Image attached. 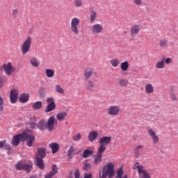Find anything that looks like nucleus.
I'll use <instances>...</instances> for the list:
<instances>
[{
    "label": "nucleus",
    "instance_id": "obj_21",
    "mask_svg": "<svg viewBox=\"0 0 178 178\" xmlns=\"http://www.w3.org/2000/svg\"><path fill=\"white\" fill-rule=\"evenodd\" d=\"M94 68L92 67H87L86 68L85 70V72H84V77L86 80H88V79H90V77H91V76H92V74L94 73Z\"/></svg>",
    "mask_w": 178,
    "mask_h": 178
},
{
    "label": "nucleus",
    "instance_id": "obj_14",
    "mask_svg": "<svg viewBox=\"0 0 178 178\" xmlns=\"http://www.w3.org/2000/svg\"><path fill=\"white\" fill-rule=\"evenodd\" d=\"M17 98H19V91L16 89H12L10 92V99L11 104H16Z\"/></svg>",
    "mask_w": 178,
    "mask_h": 178
},
{
    "label": "nucleus",
    "instance_id": "obj_22",
    "mask_svg": "<svg viewBox=\"0 0 178 178\" xmlns=\"http://www.w3.org/2000/svg\"><path fill=\"white\" fill-rule=\"evenodd\" d=\"M30 98V95L29 93H23L21 95H19V102L21 104H26L29 101V99Z\"/></svg>",
    "mask_w": 178,
    "mask_h": 178
},
{
    "label": "nucleus",
    "instance_id": "obj_45",
    "mask_svg": "<svg viewBox=\"0 0 178 178\" xmlns=\"http://www.w3.org/2000/svg\"><path fill=\"white\" fill-rule=\"evenodd\" d=\"M132 3L136 5V6H143V0H131Z\"/></svg>",
    "mask_w": 178,
    "mask_h": 178
},
{
    "label": "nucleus",
    "instance_id": "obj_10",
    "mask_svg": "<svg viewBox=\"0 0 178 178\" xmlns=\"http://www.w3.org/2000/svg\"><path fill=\"white\" fill-rule=\"evenodd\" d=\"M24 141L26 140V145L29 147H33V143L35 140V136L33 134H27L24 132Z\"/></svg>",
    "mask_w": 178,
    "mask_h": 178
},
{
    "label": "nucleus",
    "instance_id": "obj_52",
    "mask_svg": "<svg viewBox=\"0 0 178 178\" xmlns=\"http://www.w3.org/2000/svg\"><path fill=\"white\" fill-rule=\"evenodd\" d=\"M164 63H166V65H169L170 63H172V58H167L164 60Z\"/></svg>",
    "mask_w": 178,
    "mask_h": 178
},
{
    "label": "nucleus",
    "instance_id": "obj_54",
    "mask_svg": "<svg viewBox=\"0 0 178 178\" xmlns=\"http://www.w3.org/2000/svg\"><path fill=\"white\" fill-rule=\"evenodd\" d=\"M75 178H80V170H76V171H75Z\"/></svg>",
    "mask_w": 178,
    "mask_h": 178
},
{
    "label": "nucleus",
    "instance_id": "obj_39",
    "mask_svg": "<svg viewBox=\"0 0 178 178\" xmlns=\"http://www.w3.org/2000/svg\"><path fill=\"white\" fill-rule=\"evenodd\" d=\"M25 165H26V163H24L22 161H19L15 165V167L17 169V170H23V169H24Z\"/></svg>",
    "mask_w": 178,
    "mask_h": 178
},
{
    "label": "nucleus",
    "instance_id": "obj_34",
    "mask_svg": "<svg viewBox=\"0 0 178 178\" xmlns=\"http://www.w3.org/2000/svg\"><path fill=\"white\" fill-rule=\"evenodd\" d=\"M45 73L47 74V76L49 77V79H51L55 76V70L52 69H46Z\"/></svg>",
    "mask_w": 178,
    "mask_h": 178
},
{
    "label": "nucleus",
    "instance_id": "obj_18",
    "mask_svg": "<svg viewBox=\"0 0 178 178\" xmlns=\"http://www.w3.org/2000/svg\"><path fill=\"white\" fill-rule=\"evenodd\" d=\"M95 87H97V84L95 81L89 80L86 85V89L87 91H94L95 90Z\"/></svg>",
    "mask_w": 178,
    "mask_h": 178
},
{
    "label": "nucleus",
    "instance_id": "obj_11",
    "mask_svg": "<svg viewBox=\"0 0 178 178\" xmlns=\"http://www.w3.org/2000/svg\"><path fill=\"white\" fill-rule=\"evenodd\" d=\"M20 141L24 142V133L14 136L12 140V145L14 147H17L20 144Z\"/></svg>",
    "mask_w": 178,
    "mask_h": 178
},
{
    "label": "nucleus",
    "instance_id": "obj_12",
    "mask_svg": "<svg viewBox=\"0 0 178 178\" xmlns=\"http://www.w3.org/2000/svg\"><path fill=\"white\" fill-rule=\"evenodd\" d=\"M147 134L151 137L153 144H158V143H159V136L156 135V133L154 129H148Z\"/></svg>",
    "mask_w": 178,
    "mask_h": 178
},
{
    "label": "nucleus",
    "instance_id": "obj_33",
    "mask_svg": "<svg viewBox=\"0 0 178 178\" xmlns=\"http://www.w3.org/2000/svg\"><path fill=\"white\" fill-rule=\"evenodd\" d=\"M165 66V59H162L161 60H159L156 63V69H164Z\"/></svg>",
    "mask_w": 178,
    "mask_h": 178
},
{
    "label": "nucleus",
    "instance_id": "obj_19",
    "mask_svg": "<svg viewBox=\"0 0 178 178\" xmlns=\"http://www.w3.org/2000/svg\"><path fill=\"white\" fill-rule=\"evenodd\" d=\"M99 134L97 131H92L88 134V140L90 143H93V141H95L97 138H98Z\"/></svg>",
    "mask_w": 178,
    "mask_h": 178
},
{
    "label": "nucleus",
    "instance_id": "obj_30",
    "mask_svg": "<svg viewBox=\"0 0 178 178\" xmlns=\"http://www.w3.org/2000/svg\"><path fill=\"white\" fill-rule=\"evenodd\" d=\"M94 151L92 150H88V149H85L83 152L82 153V158L84 159H86V158H88V156H91V155H93Z\"/></svg>",
    "mask_w": 178,
    "mask_h": 178
},
{
    "label": "nucleus",
    "instance_id": "obj_27",
    "mask_svg": "<svg viewBox=\"0 0 178 178\" xmlns=\"http://www.w3.org/2000/svg\"><path fill=\"white\" fill-rule=\"evenodd\" d=\"M30 63L33 67H38L40 66V60L35 57H31L30 59Z\"/></svg>",
    "mask_w": 178,
    "mask_h": 178
},
{
    "label": "nucleus",
    "instance_id": "obj_46",
    "mask_svg": "<svg viewBox=\"0 0 178 178\" xmlns=\"http://www.w3.org/2000/svg\"><path fill=\"white\" fill-rule=\"evenodd\" d=\"M91 168H92V165L88 163H85L83 165V170H90V169H91Z\"/></svg>",
    "mask_w": 178,
    "mask_h": 178
},
{
    "label": "nucleus",
    "instance_id": "obj_17",
    "mask_svg": "<svg viewBox=\"0 0 178 178\" xmlns=\"http://www.w3.org/2000/svg\"><path fill=\"white\" fill-rule=\"evenodd\" d=\"M36 159H44L47 156V152L44 147H38L37 149Z\"/></svg>",
    "mask_w": 178,
    "mask_h": 178
},
{
    "label": "nucleus",
    "instance_id": "obj_50",
    "mask_svg": "<svg viewBox=\"0 0 178 178\" xmlns=\"http://www.w3.org/2000/svg\"><path fill=\"white\" fill-rule=\"evenodd\" d=\"M17 15H19V10L17 9L13 10V15L14 17H17Z\"/></svg>",
    "mask_w": 178,
    "mask_h": 178
},
{
    "label": "nucleus",
    "instance_id": "obj_42",
    "mask_svg": "<svg viewBox=\"0 0 178 178\" xmlns=\"http://www.w3.org/2000/svg\"><path fill=\"white\" fill-rule=\"evenodd\" d=\"M122 176H123V167L118 169L116 178H123Z\"/></svg>",
    "mask_w": 178,
    "mask_h": 178
},
{
    "label": "nucleus",
    "instance_id": "obj_3",
    "mask_svg": "<svg viewBox=\"0 0 178 178\" xmlns=\"http://www.w3.org/2000/svg\"><path fill=\"white\" fill-rule=\"evenodd\" d=\"M134 169H137L139 178H151L149 172L145 170L143 165H140V163H135Z\"/></svg>",
    "mask_w": 178,
    "mask_h": 178
},
{
    "label": "nucleus",
    "instance_id": "obj_55",
    "mask_svg": "<svg viewBox=\"0 0 178 178\" xmlns=\"http://www.w3.org/2000/svg\"><path fill=\"white\" fill-rule=\"evenodd\" d=\"M140 149H144V145H140L136 147V151H140Z\"/></svg>",
    "mask_w": 178,
    "mask_h": 178
},
{
    "label": "nucleus",
    "instance_id": "obj_44",
    "mask_svg": "<svg viewBox=\"0 0 178 178\" xmlns=\"http://www.w3.org/2000/svg\"><path fill=\"white\" fill-rule=\"evenodd\" d=\"M74 3L76 8L83 6V0H74Z\"/></svg>",
    "mask_w": 178,
    "mask_h": 178
},
{
    "label": "nucleus",
    "instance_id": "obj_40",
    "mask_svg": "<svg viewBox=\"0 0 178 178\" xmlns=\"http://www.w3.org/2000/svg\"><path fill=\"white\" fill-rule=\"evenodd\" d=\"M24 169L26 170V173H30L31 172V169H33V163H25L24 166Z\"/></svg>",
    "mask_w": 178,
    "mask_h": 178
},
{
    "label": "nucleus",
    "instance_id": "obj_1",
    "mask_svg": "<svg viewBox=\"0 0 178 178\" xmlns=\"http://www.w3.org/2000/svg\"><path fill=\"white\" fill-rule=\"evenodd\" d=\"M58 124V120L55 118V115H51L47 120H41L38 122L37 124L38 129L41 130V131H45V130H48V131H54L55 130V126Z\"/></svg>",
    "mask_w": 178,
    "mask_h": 178
},
{
    "label": "nucleus",
    "instance_id": "obj_29",
    "mask_svg": "<svg viewBox=\"0 0 178 178\" xmlns=\"http://www.w3.org/2000/svg\"><path fill=\"white\" fill-rule=\"evenodd\" d=\"M118 83L120 87H127V86H129V81L123 78H120Z\"/></svg>",
    "mask_w": 178,
    "mask_h": 178
},
{
    "label": "nucleus",
    "instance_id": "obj_41",
    "mask_svg": "<svg viewBox=\"0 0 178 178\" xmlns=\"http://www.w3.org/2000/svg\"><path fill=\"white\" fill-rule=\"evenodd\" d=\"M73 141H80L81 140V134L78 133L72 136Z\"/></svg>",
    "mask_w": 178,
    "mask_h": 178
},
{
    "label": "nucleus",
    "instance_id": "obj_24",
    "mask_svg": "<svg viewBox=\"0 0 178 178\" xmlns=\"http://www.w3.org/2000/svg\"><path fill=\"white\" fill-rule=\"evenodd\" d=\"M66 116H67V113H66V112L58 113L56 115V119H57V120H58V122H63V120H65Z\"/></svg>",
    "mask_w": 178,
    "mask_h": 178
},
{
    "label": "nucleus",
    "instance_id": "obj_28",
    "mask_svg": "<svg viewBox=\"0 0 178 178\" xmlns=\"http://www.w3.org/2000/svg\"><path fill=\"white\" fill-rule=\"evenodd\" d=\"M130 64H129V61H124L120 64V69L122 72H127L129 70V67Z\"/></svg>",
    "mask_w": 178,
    "mask_h": 178
},
{
    "label": "nucleus",
    "instance_id": "obj_20",
    "mask_svg": "<svg viewBox=\"0 0 178 178\" xmlns=\"http://www.w3.org/2000/svg\"><path fill=\"white\" fill-rule=\"evenodd\" d=\"M56 173H58V166H56V164H54L52 165L51 172H49V174H47L44 178L54 177V176H55V175H56Z\"/></svg>",
    "mask_w": 178,
    "mask_h": 178
},
{
    "label": "nucleus",
    "instance_id": "obj_16",
    "mask_svg": "<svg viewBox=\"0 0 178 178\" xmlns=\"http://www.w3.org/2000/svg\"><path fill=\"white\" fill-rule=\"evenodd\" d=\"M105 152H103L102 150L97 149V154L95 156V159L93 161L94 165H99L101 162H102V154Z\"/></svg>",
    "mask_w": 178,
    "mask_h": 178
},
{
    "label": "nucleus",
    "instance_id": "obj_58",
    "mask_svg": "<svg viewBox=\"0 0 178 178\" xmlns=\"http://www.w3.org/2000/svg\"><path fill=\"white\" fill-rule=\"evenodd\" d=\"M73 173V172L71 171V175Z\"/></svg>",
    "mask_w": 178,
    "mask_h": 178
},
{
    "label": "nucleus",
    "instance_id": "obj_6",
    "mask_svg": "<svg viewBox=\"0 0 178 178\" xmlns=\"http://www.w3.org/2000/svg\"><path fill=\"white\" fill-rule=\"evenodd\" d=\"M80 25V19L74 17L71 19L70 30L75 35H79V26Z\"/></svg>",
    "mask_w": 178,
    "mask_h": 178
},
{
    "label": "nucleus",
    "instance_id": "obj_15",
    "mask_svg": "<svg viewBox=\"0 0 178 178\" xmlns=\"http://www.w3.org/2000/svg\"><path fill=\"white\" fill-rule=\"evenodd\" d=\"M131 37H136L140 33V26L138 24H134L129 30Z\"/></svg>",
    "mask_w": 178,
    "mask_h": 178
},
{
    "label": "nucleus",
    "instance_id": "obj_57",
    "mask_svg": "<svg viewBox=\"0 0 178 178\" xmlns=\"http://www.w3.org/2000/svg\"><path fill=\"white\" fill-rule=\"evenodd\" d=\"M3 86V83L2 82V79L0 78V88Z\"/></svg>",
    "mask_w": 178,
    "mask_h": 178
},
{
    "label": "nucleus",
    "instance_id": "obj_9",
    "mask_svg": "<svg viewBox=\"0 0 178 178\" xmlns=\"http://www.w3.org/2000/svg\"><path fill=\"white\" fill-rule=\"evenodd\" d=\"M120 113V107L119 106H110L107 108V115L108 116H118Z\"/></svg>",
    "mask_w": 178,
    "mask_h": 178
},
{
    "label": "nucleus",
    "instance_id": "obj_53",
    "mask_svg": "<svg viewBox=\"0 0 178 178\" xmlns=\"http://www.w3.org/2000/svg\"><path fill=\"white\" fill-rule=\"evenodd\" d=\"M4 149H6V151H10V145L6 143V145H4Z\"/></svg>",
    "mask_w": 178,
    "mask_h": 178
},
{
    "label": "nucleus",
    "instance_id": "obj_38",
    "mask_svg": "<svg viewBox=\"0 0 178 178\" xmlns=\"http://www.w3.org/2000/svg\"><path fill=\"white\" fill-rule=\"evenodd\" d=\"M76 151V149L74 146H70V149L67 151V156L70 159H72V157L73 156V154Z\"/></svg>",
    "mask_w": 178,
    "mask_h": 178
},
{
    "label": "nucleus",
    "instance_id": "obj_36",
    "mask_svg": "<svg viewBox=\"0 0 178 178\" xmlns=\"http://www.w3.org/2000/svg\"><path fill=\"white\" fill-rule=\"evenodd\" d=\"M97 19V12L94 10H90V20L91 23H94L95 20Z\"/></svg>",
    "mask_w": 178,
    "mask_h": 178
},
{
    "label": "nucleus",
    "instance_id": "obj_8",
    "mask_svg": "<svg viewBox=\"0 0 178 178\" xmlns=\"http://www.w3.org/2000/svg\"><path fill=\"white\" fill-rule=\"evenodd\" d=\"M1 70H4V72L7 76H10L13 74L15 70V67L12 66V63L10 62L8 63L7 64H3L1 66Z\"/></svg>",
    "mask_w": 178,
    "mask_h": 178
},
{
    "label": "nucleus",
    "instance_id": "obj_49",
    "mask_svg": "<svg viewBox=\"0 0 178 178\" xmlns=\"http://www.w3.org/2000/svg\"><path fill=\"white\" fill-rule=\"evenodd\" d=\"M39 92L40 97H41L42 98H44V97H45V90H44V88H40Z\"/></svg>",
    "mask_w": 178,
    "mask_h": 178
},
{
    "label": "nucleus",
    "instance_id": "obj_4",
    "mask_svg": "<svg viewBox=\"0 0 178 178\" xmlns=\"http://www.w3.org/2000/svg\"><path fill=\"white\" fill-rule=\"evenodd\" d=\"M30 48H31V37L28 36L21 45V51L22 55H26L30 52Z\"/></svg>",
    "mask_w": 178,
    "mask_h": 178
},
{
    "label": "nucleus",
    "instance_id": "obj_43",
    "mask_svg": "<svg viewBox=\"0 0 178 178\" xmlns=\"http://www.w3.org/2000/svg\"><path fill=\"white\" fill-rule=\"evenodd\" d=\"M159 46L161 47V48H165V47H168V40H160Z\"/></svg>",
    "mask_w": 178,
    "mask_h": 178
},
{
    "label": "nucleus",
    "instance_id": "obj_59",
    "mask_svg": "<svg viewBox=\"0 0 178 178\" xmlns=\"http://www.w3.org/2000/svg\"><path fill=\"white\" fill-rule=\"evenodd\" d=\"M69 178H73V177H70Z\"/></svg>",
    "mask_w": 178,
    "mask_h": 178
},
{
    "label": "nucleus",
    "instance_id": "obj_5",
    "mask_svg": "<svg viewBox=\"0 0 178 178\" xmlns=\"http://www.w3.org/2000/svg\"><path fill=\"white\" fill-rule=\"evenodd\" d=\"M111 141H112V137L111 136H103L99 140V148L98 149L100 151H103L105 152L106 147L105 145H109L111 144Z\"/></svg>",
    "mask_w": 178,
    "mask_h": 178
},
{
    "label": "nucleus",
    "instance_id": "obj_35",
    "mask_svg": "<svg viewBox=\"0 0 178 178\" xmlns=\"http://www.w3.org/2000/svg\"><path fill=\"white\" fill-rule=\"evenodd\" d=\"M32 108L35 111L41 109L42 108V102H36L32 104Z\"/></svg>",
    "mask_w": 178,
    "mask_h": 178
},
{
    "label": "nucleus",
    "instance_id": "obj_47",
    "mask_svg": "<svg viewBox=\"0 0 178 178\" xmlns=\"http://www.w3.org/2000/svg\"><path fill=\"white\" fill-rule=\"evenodd\" d=\"M170 97L172 101H177V97L175 95L174 92H170Z\"/></svg>",
    "mask_w": 178,
    "mask_h": 178
},
{
    "label": "nucleus",
    "instance_id": "obj_32",
    "mask_svg": "<svg viewBox=\"0 0 178 178\" xmlns=\"http://www.w3.org/2000/svg\"><path fill=\"white\" fill-rule=\"evenodd\" d=\"M36 165L38 168L41 170H43L45 168L42 159H36Z\"/></svg>",
    "mask_w": 178,
    "mask_h": 178
},
{
    "label": "nucleus",
    "instance_id": "obj_37",
    "mask_svg": "<svg viewBox=\"0 0 178 178\" xmlns=\"http://www.w3.org/2000/svg\"><path fill=\"white\" fill-rule=\"evenodd\" d=\"M36 122H37V118H35V117L31 118L29 124H30L31 129H35V127H37Z\"/></svg>",
    "mask_w": 178,
    "mask_h": 178
},
{
    "label": "nucleus",
    "instance_id": "obj_25",
    "mask_svg": "<svg viewBox=\"0 0 178 178\" xmlns=\"http://www.w3.org/2000/svg\"><path fill=\"white\" fill-rule=\"evenodd\" d=\"M146 94H154V86L151 83L146 84L145 87Z\"/></svg>",
    "mask_w": 178,
    "mask_h": 178
},
{
    "label": "nucleus",
    "instance_id": "obj_26",
    "mask_svg": "<svg viewBox=\"0 0 178 178\" xmlns=\"http://www.w3.org/2000/svg\"><path fill=\"white\" fill-rule=\"evenodd\" d=\"M49 147L52 149V154H56L59 151V144L56 143H50Z\"/></svg>",
    "mask_w": 178,
    "mask_h": 178
},
{
    "label": "nucleus",
    "instance_id": "obj_48",
    "mask_svg": "<svg viewBox=\"0 0 178 178\" xmlns=\"http://www.w3.org/2000/svg\"><path fill=\"white\" fill-rule=\"evenodd\" d=\"M3 111V98L0 97V112Z\"/></svg>",
    "mask_w": 178,
    "mask_h": 178
},
{
    "label": "nucleus",
    "instance_id": "obj_31",
    "mask_svg": "<svg viewBox=\"0 0 178 178\" xmlns=\"http://www.w3.org/2000/svg\"><path fill=\"white\" fill-rule=\"evenodd\" d=\"M110 63L113 67H118L120 65V60L118 58H113L110 60Z\"/></svg>",
    "mask_w": 178,
    "mask_h": 178
},
{
    "label": "nucleus",
    "instance_id": "obj_51",
    "mask_svg": "<svg viewBox=\"0 0 178 178\" xmlns=\"http://www.w3.org/2000/svg\"><path fill=\"white\" fill-rule=\"evenodd\" d=\"M6 144V140H4L0 141V149L1 148H4Z\"/></svg>",
    "mask_w": 178,
    "mask_h": 178
},
{
    "label": "nucleus",
    "instance_id": "obj_7",
    "mask_svg": "<svg viewBox=\"0 0 178 178\" xmlns=\"http://www.w3.org/2000/svg\"><path fill=\"white\" fill-rule=\"evenodd\" d=\"M46 102L48 104L44 109L45 113H49V112H52L56 108V104H55V99L54 97H48L46 99Z\"/></svg>",
    "mask_w": 178,
    "mask_h": 178
},
{
    "label": "nucleus",
    "instance_id": "obj_56",
    "mask_svg": "<svg viewBox=\"0 0 178 178\" xmlns=\"http://www.w3.org/2000/svg\"><path fill=\"white\" fill-rule=\"evenodd\" d=\"M92 177V175L91 174H85L84 178H91Z\"/></svg>",
    "mask_w": 178,
    "mask_h": 178
},
{
    "label": "nucleus",
    "instance_id": "obj_13",
    "mask_svg": "<svg viewBox=\"0 0 178 178\" xmlns=\"http://www.w3.org/2000/svg\"><path fill=\"white\" fill-rule=\"evenodd\" d=\"M91 31L92 34H101L104 31V26L101 24H95L92 25Z\"/></svg>",
    "mask_w": 178,
    "mask_h": 178
},
{
    "label": "nucleus",
    "instance_id": "obj_2",
    "mask_svg": "<svg viewBox=\"0 0 178 178\" xmlns=\"http://www.w3.org/2000/svg\"><path fill=\"white\" fill-rule=\"evenodd\" d=\"M115 176V164L113 163H108L103 167L102 178H112Z\"/></svg>",
    "mask_w": 178,
    "mask_h": 178
},
{
    "label": "nucleus",
    "instance_id": "obj_23",
    "mask_svg": "<svg viewBox=\"0 0 178 178\" xmlns=\"http://www.w3.org/2000/svg\"><path fill=\"white\" fill-rule=\"evenodd\" d=\"M54 90L57 94H60L61 95H63L65 94V89L62 88V86L60 84L58 83L55 85Z\"/></svg>",
    "mask_w": 178,
    "mask_h": 178
}]
</instances>
